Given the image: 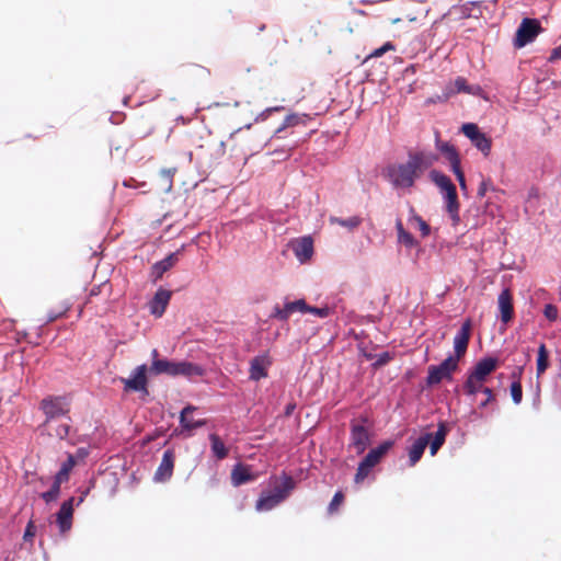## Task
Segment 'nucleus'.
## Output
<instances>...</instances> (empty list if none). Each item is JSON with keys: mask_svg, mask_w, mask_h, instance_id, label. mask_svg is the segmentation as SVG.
<instances>
[{"mask_svg": "<svg viewBox=\"0 0 561 561\" xmlns=\"http://www.w3.org/2000/svg\"><path fill=\"white\" fill-rule=\"evenodd\" d=\"M393 446V439H385L376 447L371 448L365 456H367L369 459L373 460V462L378 465Z\"/></svg>", "mask_w": 561, "mask_h": 561, "instance_id": "obj_28", "label": "nucleus"}, {"mask_svg": "<svg viewBox=\"0 0 561 561\" xmlns=\"http://www.w3.org/2000/svg\"><path fill=\"white\" fill-rule=\"evenodd\" d=\"M450 431L449 425L440 421L437 424V430L434 434H432V438L428 442L430 454L431 456H435L440 447L445 444L446 437Z\"/></svg>", "mask_w": 561, "mask_h": 561, "instance_id": "obj_24", "label": "nucleus"}, {"mask_svg": "<svg viewBox=\"0 0 561 561\" xmlns=\"http://www.w3.org/2000/svg\"><path fill=\"white\" fill-rule=\"evenodd\" d=\"M485 381H476L474 379L467 377L462 385L463 392L467 397H474L477 393L482 392L488 387L483 386Z\"/></svg>", "mask_w": 561, "mask_h": 561, "instance_id": "obj_37", "label": "nucleus"}, {"mask_svg": "<svg viewBox=\"0 0 561 561\" xmlns=\"http://www.w3.org/2000/svg\"><path fill=\"white\" fill-rule=\"evenodd\" d=\"M36 535V527L32 520H30L24 529L23 539L24 541L32 540Z\"/></svg>", "mask_w": 561, "mask_h": 561, "instance_id": "obj_54", "label": "nucleus"}, {"mask_svg": "<svg viewBox=\"0 0 561 561\" xmlns=\"http://www.w3.org/2000/svg\"><path fill=\"white\" fill-rule=\"evenodd\" d=\"M75 497L64 501L56 513V524L60 534L69 531L72 527Z\"/></svg>", "mask_w": 561, "mask_h": 561, "instance_id": "obj_14", "label": "nucleus"}, {"mask_svg": "<svg viewBox=\"0 0 561 561\" xmlns=\"http://www.w3.org/2000/svg\"><path fill=\"white\" fill-rule=\"evenodd\" d=\"M559 59H561V44L551 50L548 61L556 62Z\"/></svg>", "mask_w": 561, "mask_h": 561, "instance_id": "obj_63", "label": "nucleus"}, {"mask_svg": "<svg viewBox=\"0 0 561 561\" xmlns=\"http://www.w3.org/2000/svg\"><path fill=\"white\" fill-rule=\"evenodd\" d=\"M362 423L352 421L350 424V444L348 448H354L357 455H362L370 444V433L366 423L367 416H360Z\"/></svg>", "mask_w": 561, "mask_h": 561, "instance_id": "obj_6", "label": "nucleus"}, {"mask_svg": "<svg viewBox=\"0 0 561 561\" xmlns=\"http://www.w3.org/2000/svg\"><path fill=\"white\" fill-rule=\"evenodd\" d=\"M343 500H344V494H343V492H342V491H340V490H339V491H336V492L334 493V495H333V497H332V500H331V502H330L329 506H328V512H329L330 514L334 513V512L337 510V507L340 506V504L343 502Z\"/></svg>", "mask_w": 561, "mask_h": 561, "instance_id": "obj_47", "label": "nucleus"}, {"mask_svg": "<svg viewBox=\"0 0 561 561\" xmlns=\"http://www.w3.org/2000/svg\"><path fill=\"white\" fill-rule=\"evenodd\" d=\"M295 148V146L291 147H280L276 148L273 151L268 152V154H277L282 157L284 160L288 159L291 156V150Z\"/></svg>", "mask_w": 561, "mask_h": 561, "instance_id": "obj_53", "label": "nucleus"}, {"mask_svg": "<svg viewBox=\"0 0 561 561\" xmlns=\"http://www.w3.org/2000/svg\"><path fill=\"white\" fill-rule=\"evenodd\" d=\"M393 353L385 351L378 355H375V362L371 364V368L377 370L383 366H386L390 360L393 359Z\"/></svg>", "mask_w": 561, "mask_h": 561, "instance_id": "obj_42", "label": "nucleus"}, {"mask_svg": "<svg viewBox=\"0 0 561 561\" xmlns=\"http://www.w3.org/2000/svg\"><path fill=\"white\" fill-rule=\"evenodd\" d=\"M408 221L410 224H416L422 237H427L431 234V226L419 214L415 213L413 207H410Z\"/></svg>", "mask_w": 561, "mask_h": 561, "instance_id": "obj_36", "label": "nucleus"}, {"mask_svg": "<svg viewBox=\"0 0 561 561\" xmlns=\"http://www.w3.org/2000/svg\"><path fill=\"white\" fill-rule=\"evenodd\" d=\"M459 368L458 362L451 356H447L438 365H430L427 367L426 386L433 388L442 381H453L454 373Z\"/></svg>", "mask_w": 561, "mask_h": 561, "instance_id": "obj_3", "label": "nucleus"}, {"mask_svg": "<svg viewBox=\"0 0 561 561\" xmlns=\"http://www.w3.org/2000/svg\"><path fill=\"white\" fill-rule=\"evenodd\" d=\"M208 439L210 442V450L213 456L217 460H222L227 458V456L229 455V448L225 445L221 438L217 434L210 433L208 435Z\"/></svg>", "mask_w": 561, "mask_h": 561, "instance_id": "obj_29", "label": "nucleus"}, {"mask_svg": "<svg viewBox=\"0 0 561 561\" xmlns=\"http://www.w3.org/2000/svg\"><path fill=\"white\" fill-rule=\"evenodd\" d=\"M285 107L282 105L271 106L263 110L261 113H259L255 118L254 123H261L266 121L273 113L284 111Z\"/></svg>", "mask_w": 561, "mask_h": 561, "instance_id": "obj_45", "label": "nucleus"}, {"mask_svg": "<svg viewBox=\"0 0 561 561\" xmlns=\"http://www.w3.org/2000/svg\"><path fill=\"white\" fill-rule=\"evenodd\" d=\"M376 466L377 465L373 462L371 459H369L367 456H364L363 459L358 462V467L354 477V482H363Z\"/></svg>", "mask_w": 561, "mask_h": 561, "instance_id": "obj_34", "label": "nucleus"}, {"mask_svg": "<svg viewBox=\"0 0 561 561\" xmlns=\"http://www.w3.org/2000/svg\"><path fill=\"white\" fill-rule=\"evenodd\" d=\"M91 488H93V482H91V485H89V486H88V488H85L84 490L79 489V491H80V496L78 497V500H77V501L75 500V505L79 506L81 503H83L84 499H85V497L88 496V494L90 493Z\"/></svg>", "mask_w": 561, "mask_h": 561, "instance_id": "obj_62", "label": "nucleus"}, {"mask_svg": "<svg viewBox=\"0 0 561 561\" xmlns=\"http://www.w3.org/2000/svg\"><path fill=\"white\" fill-rule=\"evenodd\" d=\"M431 438L432 433H425L408 448L410 467L415 466L420 461Z\"/></svg>", "mask_w": 561, "mask_h": 561, "instance_id": "obj_20", "label": "nucleus"}, {"mask_svg": "<svg viewBox=\"0 0 561 561\" xmlns=\"http://www.w3.org/2000/svg\"><path fill=\"white\" fill-rule=\"evenodd\" d=\"M148 374H150L148 365L141 364L135 367L127 378L121 377L119 380L124 385V391L137 392L141 397L149 396Z\"/></svg>", "mask_w": 561, "mask_h": 561, "instance_id": "obj_4", "label": "nucleus"}, {"mask_svg": "<svg viewBox=\"0 0 561 561\" xmlns=\"http://www.w3.org/2000/svg\"><path fill=\"white\" fill-rule=\"evenodd\" d=\"M497 318L504 325H507L514 318V300L508 287L502 288L497 296Z\"/></svg>", "mask_w": 561, "mask_h": 561, "instance_id": "obj_12", "label": "nucleus"}, {"mask_svg": "<svg viewBox=\"0 0 561 561\" xmlns=\"http://www.w3.org/2000/svg\"><path fill=\"white\" fill-rule=\"evenodd\" d=\"M311 121V116L306 113H291L285 117V125H290V127L296 126H307V124Z\"/></svg>", "mask_w": 561, "mask_h": 561, "instance_id": "obj_38", "label": "nucleus"}, {"mask_svg": "<svg viewBox=\"0 0 561 561\" xmlns=\"http://www.w3.org/2000/svg\"><path fill=\"white\" fill-rule=\"evenodd\" d=\"M70 400L67 396H46L39 403V409L46 416V422L65 416L69 413Z\"/></svg>", "mask_w": 561, "mask_h": 561, "instance_id": "obj_8", "label": "nucleus"}, {"mask_svg": "<svg viewBox=\"0 0 561 561\" xmlns=\"http://www.w3.org/2000/svg\"><path fill=\"white\" fill-rule=\"evenodd\" d=\"M483 394L485 396L484 397V400H482L480 403H479V409H484L486 408L491 402H493L495 400V397H494V393H493V390L491 388H486L483 390Z\"/></svg>", "mask_w": 561, "mask_h": 561, "instance_id": "obj_52", "label": "nucleus"}, {"mask_svg": "<svg viewBox=\"0 0 561 561\" xmlns=\"http://www.w3.org/2000/svg\"><path fill=\"white\" fill-rule=\"evenodd\" d=\"M435 148L449 162V167H454L456 164L461 163V158L457 148L449 141L440 140L438 134H436Z\"/></svg>", "mask_w": 561, "mask_h": 561, "instance_id": "obj_22", "label": "nucleus"}, {"mask_svg": "<svg viewBox=\"0 0 561 561\" xmlns=\"http://www.w3.org/2000/svg\"><path fill=\"white\" fill-rule=\"evenodd\" d=\"M256 477L252 466L243 462H237L231 470V483L233 486H241L252 482Z\"/></svg>", "mask_w": 561, "mask_h": 561, "instance_id": "obj_18", "label": "nucleus"}, {"mask_svg": "<svg viewBox=\"0 0 561 561\" xmlns=\"http://www.w3.org/2000/svg\"><path fill=\"white\" fill-rule=\"evenodd\" d=\"M357 350H358L359 355L363 356L364 358H366L367 360H371L375 358V354H373L371 352H368L365 343H363V342L358 343Z\"/></svg>", "mask_w": 561, "mask_h": 561, "instance_id": "obj_59", "label": "nucleus"}, {"mask_svg": "<svg viewBox=\"0 0 561 561\" xmlns=\"http://www.w3.org/2000/svg\"><path fill=\"white\" fill-rule=\"evenodd\" d=\"M60 485L61 483L54 480L49 490L45 491L42 493V499L47 503H51V502H55L57 501V499L59 497L60 495Z\"/></svg>", "mask_w": 561, "mask_h": 561, "instance_id": "obj_40", "label": "nucleus"}, {"mask_svg": "<svg viewBox=\"0 0 561 561\" xmlns=\"http://www.w3.org/2000/svg\"><path fill=\"white\" fill-rule=\"evenodd\" d=\"M482 2L481 1H467L466 3L461 5H453L451 10L459 12L460 19H469V18H476L479 19L482 15V11L480 10L478 14L472 13L473 8H481Z\"/></svg>", "mask_w": 561, "mask_h": 561, "instance_id": "obj_32", "label": "nucleus"}, {"mask_svg": "<svg viewBox=\"0 0 561 561\" xmlns=\"http://www.w3.org/2000/svg\"><path fill=\"white\" fill-rule=\"evenodd\" d=\"M75 467V457L71 455H68L67 459L61 463L60 469L57 471V473L54 477V480L62 483L65 481H68L69 473Z\"/></svg>", "mask_w": 561, "mask_h": 561, "instance_id": "obj_35", "label": "nucleus"}, {"mask_svg": "<svg viewBox=\"0 0 561 561\" xmlns=\"http://www.w3.org/2000/svg\"><path fill=\"white\" fill-rule=\"evenodd\" d=\"M196 410L195 405L186 404L180 412L179 423L183 432H192L193 430L201 428L206 424V420H193L188 415Z\"/></svg>", "mask_w": 561, "mask_h": 561, "instance_id": "obj_21", "label": "nucleus"}, {"mask_svg": "<svg viewBox=\"0 0 561 561\" xmlns=\"http://www.w3.org/2000/svg\"><path fill=\"white\" fill-rule=\"evenodd\" d=\"M174 450L170 448L164 450L161 462L153 474L156 482H165L171 479L174 469Z\"/></svg>", "mask_w": 561, "mask_h": 561, "instance_id": "obj_16", "label": "nucleus"}, {"mask_svg": "<svg viewBox=\"0 0 561 561\" xmlns=\"http://www.w3.org/2000/svg\"><path fill=\"white\" fill-rule=\"evenodd\" d=\"M500 365V360L495 356H483L474 366L468 370L467 377L474 379L476 381H486L488 377L496 370Z\"/></svg>", "mask_w": 561, "mask_h": 561, "instance_id": "obj_9", "label": "nucleus"}, {"mask_svg": "<svg viewBox=\"0 0 561 561\" xmlns=\"http://www.w3.org/2000/svg\"><path fill=\"white\" fill-rule=\"evenodd\" d=\"M458 93H466L473 96H480L483 93V89L479 84H469L467 79L463 77L456 78V89Z\"/></svg>", "mask_w": 561, "mask_h": 561, "instance_id": "obj_33", "label": "nucleus"}, {"mask_svg": "<svg viewBox=\"0 0 561 561\" xmlns=\"http://www.w3.org/2000/svg\"><path fill=\"white\" fill-rule=\"evenodd\" d=\"M70 455L75 457V466H76L78 461H82L89 456V449L85 447H79V448H77L75 454H70Z\"/></svg>", "mask_w": 561, "mask_h": 561, "instance_id": "obj_58", "label": "nucleus"}, {"mask_svg": "<svg viewBox=\"0 0 561 561\" xmlns=\"http://www.w3.org/2000/svg\"><path fill=\"white\" fill-rule=\"evenodd\" d=\"M450 171L454 173V175L456 176V180L458 181L459 184L461 182L462 183L467 182L465 173L461 169V163L450 167Z\"/></svg>", "mask_w": 561, "mask_h": 561, "instance_id": "obj_57", "label": "nucleus"}, {"mask_svg": "<svg viewBox=\"0 0 561 561\" xmlns=\"http://www.w3.org/2000/svg\"><path fill=\"white\" fill-rule=\"evenodd\" d=\"M549 351L545 343H540L537 350L536 358L537 380H539L540 376L549 368Z\"/></svg>", "mask_w": 561, "mask_h": 561, "instance_id": "obj_31", "label": "nucleus"}, {"mask_svg": "<svg viewBox=\"0 0 561 561\" xmlns=\"http://www.w3.org/2000/svg\"><path fill=\"white\" fill-rule=\"evenodd\" d=\"M184 244L176 251L169 253L164 259L157 261L152 264L149 272V279L156 284L160 280L164 273L171 270L179 261L181 252L184 250Z\"/></svg>", "mask_w": 561, "mask_h": 561, "instance_id": "obj_10", "label": "nucleus"}, {"mask_svg": "<svg viewBox=\"0 0 561 561\" xmlns=\"http://www.w3.org/2000/svg\"><path fill=\"white\" fill-rule=\"evenodd\" d=\"M414 165L408 160L405 163H390L382 170V175L396 190H405L414 186L419 176L414 171Z\"/></svg>", "mask_w": 561, "mask_h": 561, "instance_id": "obj_2", "label": "nucleus"}, {"mask_svg": "<svg viewBox=\"0 0 561 561\" xmlns=\"http://www.w3.org/2000/svg\"><path fill=\"white\" fill-rule=\"evenodd\" d=\"M332 312L333 309L329 306L316 307L309 306L307 302L304 311V313H310L321 319L328 318Z\"/></svg>", "mask_w": 561, "mask_h": 561, "instance_id": "obj_41", "label": "nucleus"}, {"mask_svg": "<svg viewBox=\"0 0 561 561\" xmlns=\"http://www.w3.org/2000/svg\"><path fill=\"white\" fill-rule=\"evenodd\" d=\"M471 320L467 319L460 327V329L457 331L456 335L454 336V354H448V356H451L456 362L459 363V359L466 354L470 334H471Z\"/></svg>", "mask_w": 561, "mask_h": 561, "instance_id": "obj_13", "label": "nucleus"}, {"mask_svg": "<svg viewBox=\"0 0 561 561\" xmlns=\"http://www.w3.org/2000/svg\"><path fill=\"white\" fill-rule=\"evenodd\" d=\"M282 483L270 491H263L255 503L257 512H268L284 502L295 489L296 482L291 476L283 471L280 474Z\"/></svg>", "mask_w": 561, "mask_h": 561, "instance_id": "obj_1", "label": "nucleus"}, {"mask_svg": "<svg viewBox=\"0 0 561 561\" xmlns=\"http://www.w3.org/2000/svg\"><path fill=\"white\" fill-rule=\"evenodd\" d=\"M510 392L514 404H519L523 400V387L519 380L512 381Z\"/></svg>", "mask_w": 561, "mask_h": 561, "instance_id": "obj_44", "label": "nucleus"}, {"mask_svg": "<svg viewBox=\"0 0 561 561\" xmlns=\"http://www.w3.org/2000/svg\"><path fill=\"white\" fill-rule=\"evenodd\" d=\"M428 179L439 190L442 196L457 188L451 179L440 170L432 169Z\"/></svg>", "mask_w": 561, "mask_h": 561, "instance_id": "obj_23", "label": "nucleus"}, {"mask_svg": "<svg viewBox=\"0 0 561 561\" xmlns=\"http://www.w3.org/2000/svg\"><path fill=\"white\" fill-rule=\"evenodd\" d=\"M176 360H171L165 357L161 359L152 360L149 368L151 375H168L171 377H176Z\"/></svg>", "mask_w": 561, "mask_h": 561, "instance_id": "obj_25", "label": "nucleus"}, {"mask_svg": "<svg viewBox=\"0 0 561 561\" xmlns=\"http://www.w3.org/2000/svg\"><path fill=\"white\" fill-rule=\"evenodd\" d=\"M164 434H165V430H163L162 427L156 428V431L153 433L147 434L144 437L142 445H147V444L153 442L154 439H157L158 437L163 436Z\"/></svg>", "mask_w": 561, "mask_h": 561, "instance_id": "obj_55", "label": "nucleus"}, {"mask_svg": "<svg viewBox=\"0 0 561 561\" xmlns=\"http://www.w3.org/2000/svg\"><path fill=\"white\" fill-rule=\"evenodd\" d=\"M396 230L398 242L403 244L407 249H413L419 245V242L413 234L404 229L401 219L396 220Z\"/></svg>", "mask_w": 561, "mask_h": 561, "instance_id": "obj_30", "label": "nucleus"}, {"mask_svg": "<svg viewBox=\"0 0 561 561\" xmlns=\"http://www.w3.org/2000/svg\"><path fill=\"white\" fill-rule=\"evenodd\" d=\"M442 198L444 201L445 210L460 207V203L458 201L457 188H455L454 191H451L447 194H444L442 196Z\"/></svg>", "mask_w": 561, "mask_h": 561, "instance_id": "obj_43", "label": "nucleus"}, {"mask_svg": "<svg viewBox=\"0 0 561 561\" xmlns=\"http://www.w3.org/2000/svg\"><path fill=\"white\" fill-rule=\"evenodd\" d=\"M67 310H68V306H66L59 310H54V309L49 310L46 316V323H50V322L58 320L59 318L65 316Z\"/></svg>", "mask_w": 561, "mask_h": 561, "instance_id": "obj_51", "label": "nucleus"}, {"mask_svg": "<svg viewBox=\"0 0 561 561\" xmlns=\"http://www.w3.org/2000/svg\"><path fill=\"white\" fill-rule=\"evenodd\" d=\"M330 221L331 224L353 230L362 224V218L359 216H351L348 218L330 217Z\"/></svg>", "mask_w": 561, "mask_h": 561, "instance_id": "obj_39", "label": "nucleus"}, {"mask_svg": "<svg viewBox=\"0 0 561 561\" xmlns=\"http://www.w3.org/2000/svg\"><path fill=\"white\" fill-rule=\"evenodd\" d=\"M543 316L550 322H553L558 319V308L552 304L545 305Z\"/></svg>", "mask_w": 561, "mask_h": 561, "instance_id": "obj_49", "label": "nucleus"}, {"mask_svg": "<svg viewBox=\"0 0 561 561\" xmlns=\"http://www.w3.org/2000/svg\"><path fill=\"white\" fill-rule=\"evenodd\" d=\"M172 291L163 287H159L153 297L149 300L148 307L150 313L154 318H161L171 300Z\"/></svg>", "mask_w": 561, "mask_h": 561, "instance_id": "obj_15", "label": "nucleus"}, {"mask_svg": "<svg viewBox=\"0 0 561 561\" xmlns=\"http://www.w3.org/2000/svg\"><path fill=\"white\" fill-rule=\"evenodd\" d=\"M204 374L205 368L202 365L188 360H178L176 376H184L191 379L193 377H202Z\"/></svg>", "mask_w": 561, "mask_h": 561, "instance_id": "obj_26", "label": "nucleus"}, {"mask_svg": "<svg viewBox=\"0 0 561 561\" xmlns=\"http://www.w3.org/2000/svg\"><path fill=\"white\" fill-rule=\"evenodd\" d=\"M460 131L484 157L490 156L492 149V139L484 131H482L476 123H463L460 127Z\"/></svg>", "mask_w": 561, "mask_h": 561, "instance_id": "obj_7", "label": "nucleus"}, {"mask_svg": "<svg viewBox=\"0 0 561 561\" xmlns=\"http://www.w3.org/2000/svg\"><path fill=\"white\" fill-rule=\"evenodd\" d=\"M176 169L175 168H172V169H162L160 171V175L162 178V180L165 182V188L164 191L167 193H169L171 190H172V178L175 173Z\"/></svg>", "mask_w": 561, "mask_h": 561, "instance_id": "obj_46", "label": "nucleus"}, {"mask_svg": "<svg viewBox=\"0 0 561 561\" xmlns=\"http://www.w3.org/2000/svg\"><path fill=\"white\" fill-rule=\"evenodd\" d=\"M273 362L268 355V352L261 353L254 356L250 360L249 367V379L251 381H260L268 376V368L272 366Z\"/></svg>", "mask_w": 561, "mask_h": 561, "instance_id": "obj_11", "label": "nucleus"}, {"mask_svg": "<svg viewBox=\"0 0 561 561\" xmlns=\"http://www.w3.org/2000/svg\"><path fill=\"white\" fill-rule=\"evenodd\" d=\"M533 388V408L538 411L539 408H540V392H541V388H540V381L539 380H536V383L535 386L531 387Z\"/></svg>", "mask_w": 561, "mask_h": 561, "instance_id": "obj_48", "label": "nucleus"}, {"mask_svg": "<svg viewBox=\"0 0 561 561\" xmlns=\"http://www.w3.org/2000/svg\"><path fill=\"white\" fill-rule=\"evenodd\" d=\"M459 209L460 207L446 210L450 220L453 221V226H457L460 222Z\"/></svg>", "mask_w": 561, "mask_h": 561, "instance_id": "obj_60", "label": "nucleus"}, {"mask_svg": "<svg viewBox=\"0 0 561 561\" xmlns=\"http://www.w3.org/2000/svg\"><path fill=\"white\" fill-rule=\"evenodd\" d=\"M455 89H456V80L454 82L447 83L444 87L442 94L444 96H446V101H448L453 95L458 93V91H455Z\"/></svg>", "mask_w": 561, "mask_h": 561, "instance_id": "obj_56", "label": "nucleus"}, {"mask_svg": "<svg viewBox=\"0 0 561 561\" xmlns=\"http://www.w3.org/2000/svg\"><path fill=\"white\" fill-rule=\"evenodd\" d=\"M296 259L301 263H306L313 255V240L310 236H304L296 240L293 244Z\"/></svg>", "mask_w": 561, "mask_h": 561, "instance_id": "obj_19", "label": "nucleus"}, {"mask_svg": "<svg viewBox=\"0 0 561 561\" xmlns=\"http://www.w3.org/2000/svg\"><path fill=\"white\" fill-rule=\"evenodd\" d=\"M489 182H490V181H485V180H483V181L480 183V185H479V187H478V193H477L478 197L482 198V197H484V196H485V194H486V192H488V190H489Z\"/></svg>", "mask_w": 561, "mask_h": 561, "instance_id": "obj_64", "label": "nucleus"}, {"mask_svg": "<svg viewBox=\"0 0 561 561\" xmlns=\"http://www.w3.org/2000/svg\"><path fill=\"white\" fill-rule=\"evenodd\" d=\"M394 49V45L391 43V42H386L383 45H381L380 47L374 49L369 55H368V58H371V57H380L382 56L386 51L388 50H392Z\"/></svg>", "mask_w": 561, "mask_h": 561, "instance_id": "obj_50", "label": "nucleus"}, {"mask_svg": "<svg viewBox=\"0 0 561 561\" xmlns=\"http://www.w3.org/2000/svg\"><path fill=\"white\" fill-rule=\"evenodd\" d=\"M306 308V300L305 299H296L294 301H287L285 302L284 307H280L279 305H275L273 307V311L270 316V318H275L280 321H287L290 314L295 311H299L304 313Z\"/></svg>", "mask_w": 561, "mask_h": 561, "instance_id": "obj_17", "label": "nucleus"}, {"mask_svg": "<svg viewBox=\"0 0 561 561\" xmlns=\"http://www.w3.org/2000/svg\"><path fill=\"white\" fill-rule=\"evenodd\" d=\"M541 31L542 27L539 20L535 18H524L515 32L513 39L514 47L523 48L527 46L536 39Z\"/></svg>", "mask_w": 561, "mask_h": 561, "instance_id": "obj_5", "label": "nucleus"}, {"mask_svg": "<svg viewBox=\"0 0 561 561\" xmlns=\"http://www.w3.org/2000/svg\"><path fill=\"white\" fill-rule=\"evenodd\" d=\"M408 159L411 164L415 162L414 171L417 173L422 170H425L433 165V163L437 160V157L435 154H425L424 152H414L409 153Z\"/></svg>", "mask_w": 561, "mask_h": 561, "instance_id": "obj_27", "label": "nucleus"}, {"mask_svg": "<svg viewBox=\"0 0 561 561\" xmlns=\"http://www.w3.org/2000/svg\"><path fill=\"white\" fill-rule=\"evenodd\" d=\"M444 102H447L446 96H444L440 93V94H434V95L427 98L425 101V104L430 105V104L444 103Z\"/></svg>", "mask_w": 561, "mask_h": 561, "instance_id": "obj_61", "label": "nucleus"}]
</instances>
